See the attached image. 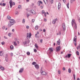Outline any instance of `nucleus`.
Here are the masks:
<instances>
[{
	"label": "nucleus",
	"instance_id": "3c124183",
	"mask_svg": "<svg viewBox=\"0 0 80 80\" xmlns=\"http://www.w3.org/2000/svg\"><path fill=\"white\" fill-rule=\"evenodd\" d=\"M40 42L41 43H42V42H43V40L41 39V40H40Z\"/></svg>",
	"mask_w": 80,
	"mask_h": 80
},
{
	"label": "nucleus",
	"instance_id": "a18cd8bd",
	"mask_svg": "<svg viewBox=\"0 0 80 80\" xmlns=\"http://www.w3.org/2000/svg\"><path fill=\"white\" fill-rule=\"evenodd\" d=\"M1 44L2 45H3L4 44H5V42H1Z\"/></svg>",
	"mask_w": 80,
	"mask_h": 80
},
{
	"label": "nucleus",
	"instance_id": "f03ea898",
	"mask_svg": "<svg viewBox=\"0 0 80 80\" xmlns=\"http://www.w3.org/2000/svg\"><path fill=\"white\" fill-rule=\"evenodd\" d=\"M9 3H10V8H12V5H15V3L14 2H12V0H11Z\"/></svg>",
	"mask_w": 80,
	"mask_h": 80
},
{
	"label": "nucleus",
	"instance_id": "a211bd4d",
	"mask_svg": "<svg viewBox=\"0 0 80 80\" xmlns=\"http://www.w3.org/2000/svg\"><path fill=\"white\" fill-rule=\"evenodd\" d=\"M13 44L14 45V46H17V42H13Z\"/></svg>",
	"mask_w": 80,
	"mask_h": 80
},
{
	"label": "nucleus",
	"instance_id": "6ab92c4d",
	"mask_svg": "<svg viewBox=\"0 0 80 80\" xmlns=\"http://www.w3.org/2000/svg\"><path fill=\"white\" fill-rule=\"evenodd\" d=\"M60 7H61V3H59L58 6V9H60Z\"/></svg>",
	"mask_w": 80,
	"mask_h": 80
},
{
	"label": "nucleus",
	"instance_id": "c03bdc74",
	"mask_svg": "<svg viewBox=\"0 0 80 80\" xmlns=\"http://www.w3.org/2000/svg\"><path fill=\"white\" fill-rule=\"evenodd\" d=\"M73 76H74V80H76V79H75V75L74 74V75H73Z\"/></svg>",
	"mask_w": 80,
	"mask_h": 80
},
{
	"label": "nucleus",
	"instance_id": "052dcab7",
	"mask_svg": "<svg viewBox=\"0 0 80 80\" xmlns=\"http://www.w3.org/2000/svg\"><path fill=\"white\" fill-rule=\"evenodd\" d=\"M44 21L45 22H47V19H46L45 18V19H44Z\"/></svg>",
	"mask_w": 80,
	"mask_h": 80
},
{
	"label": "nucleus",
	"instance_id": "2eb2a0df",
	"mask_svg": "<svg viewBox=\"0 0 80 80\" xmlns=\"http://www.w3.org/2000/svg\"><path fill=\"white\" fill-rule=\"evenodd\" d=\"M13 25V24L10 22L8 24V27H11V26H12Z\"/></svg>",
	"mask_w": 80,
	"mask_h": 80
},
{
	"label": "nucleus",
	"instance_id": "c9c22d12",
	"mask_svg": "<svg viewBox=\"0 0 80 80\" xmlns=\"http://www.w3.org/2000/svg\"><path fill=\"white\" fill-rule=\"evenodd\" d=\"M18 8H19V9H21V8H22V6L21 5H19L18 6Z\"/></svg>",
	"mask_w": 80,
	"mask_h": 80
},
{
	"label": "nucleus",
	"instance_id": "bf43d9fd",
	"mask_svg": "<svg viewBox=\"0 0 80 80\" xmlns=\"http://www.w3.org/2000/svg\"><path fill=\"white\" fill-rule=\"evenodd\" d=\"M63 70H65V68H62Z\"/></svg>",
	"mask_w": 80,
	"mask_h": 80
},
{
	"label": "nucleus",
	"instance_id": "de8ad7c7",
	"mask_svg": "<svg viewBox=\"0 0 80 80\" xmlns=\"http://www.w3.org/2000/svg\"><path fill=\"white\" fill-rule=\"evenodd\" d=\"M58 33H59V35H61V31H59Z\"/></svg>",
	"mask_w": 80,
	"mask_h": 80
},
{
	"label": "nucleus",
	"instance_id": "0eeeda50",
	"mask_svg": "<svg viewBox=\"0 0 80 80\" xmlns=\"http://www.w3.org/2000/svg\"><path fill=\"white\" fill-rule=\"evenodd\" d=\"M10 22L11 23H12V24H14V23H15V20L14 19H11L10 20Z\"/></svg>",
	"mask_w": 80,
	"mask_h": 80
},
{
	"label": "nucleus",
	"instance_id": "69168bd1",
	"mask_svg": "<svg viewBox=\"0 0 80 80\" xmlns=\"http://www.w3.org/2000/svg\"><path fill=\"white\" fill-rule=\"evenodd\" d=\"M41 8H43V6H41Z\"/></svg>",
	"mask_w": 80,
	"mask_h": 80
},
{
	"label": "nucleus",
	"instance_id": "338daca9",
	"mask_svg": "<svg viewBox=\"0 0 80 80\" xmlns=\"http://www.w3.org/2000/svg\"><path fill=\"white\" fill-rule=\"evenodd\" d=\"M77 80H80V78H78Z\"/></svg>",
	"mask_w": 80,
	"mask_h": 80
},
{
	"label": "nucleus",
	"instance_id": "9b49d317",
	"mask_svg": "<svg viewBox=\"0 0 80 80\" xmlns=\"http://www.w3.org/2000/svg\"><path fill=\"white\" fill-rule=\"evenodd\" d=\"M61 49V47L60 46L56 48V52H58L59 50H60Z\"/></svg>",
	"mask_w": 80,
	"mask_h": 80
},
{
	"label": "nucleus",
	"instance_id": "774afa93",
	"mask_svg": "<svg viewBox=\"0 0 80 80\" xmlns=\"http://www.w3.org/2000/svg\"><path fill=\"white\" fill-rule=\"evenodd\" d=\"M78 35H80V32H78Z\"/></svg>",
	"mask_w": 80,
	"mask_h": 80
},
{
	"label": "nucleus",
	"instance_id": "e2e57ef3",
	"mask_svg": "<svg viewBox=\"0 0 80 80\" xmlns=\"http://www.w3.org/2000/svg\"><path fill=\"white\" fill-rule=\"evenodd\" d=\"M63 2L65 3V0H62Z\"/></svg>",
	"mask_w": 80,
	"mask_h": 80
},
{
	"label": "nucleus",
	"instance_id": "49530a36",
	"mask_svg": "<svg viewBox=\"0 0 80 80\" xmlns=\"http://www.w3.org/2000/svg\"><path fill=\"white\" fill-rule=\"evenodd\" d=\"M4 38L5 39H8V38H7V37L5 36H4Z\"/></svg>",
	"mask_w": 80,
	"mask_h": 80
},
{
	"label": "nucleus",
	"instance_id": "7c9ffc66",
	"mask_svg": "<svg viewBox=\"0 0 80 80\" xmlns=\"http://www.w3.org/2000/svg\"><path fill=\"white\" fill-rule=\"evenodd\" d=\"M22 22L23 23H25V19H23Z\"/></svg>",
	"mask_w": 80,
	"mask_h": 80
},
{
	"label": "nucleus",
	"instance_id": "13d9d810",
	"mask_svg": "<svg viewBox=\"0 0 80 80\" xmlns=\"http://www.w3.org/2000/svg\"><path fill=\"white\" fill-rule=\"evenodd\" d=\"M8 35L9 37H10V36H11V34H10V33L8 34Z\"/></svg>",
	"mask_w": 80,
	"mask_h": 80
},
{
	"label": "nucleus",
	"instance_id": "423d86ee",
	"mask_svg": "<svg viewBox=\"0 0 80 80\" xmlns=\"http://www.w3.org/2000/svg\"><path fill=\"white\" fill-rule=\"evenodd\" d=\"M24 70V68H21L19 71V73H22L23 72Z\"/></svg>",
	"mask_w": 80,
	"mask_h": 80
},
{
	"label": "nucleus",
	"instance_id": "dca6fc26",
	"mask_svg": "<svg viewBox=\"0 0 80 80\" xmlns=\"http://www.w3.org/2000/svg\"><path fill=\"white\" fill-rule=\"evenodd\" d=\"M57 43L59 45H60V39H59L58 41H57Z\"/></svg>",
	"mask_w": 80,
	"mask_h": 80
},
{
	"label": "nucleus",
	"instance_id": "72a5a7b5",
	"mask_svg": "<svg viewBox=\"0 0 80 80\" xmlns=\"http://www.w3.org/2000/svg\"><path fill=\"white\" fill-rule=\"evenodd\" d=\"M67 6L68 8H69V2L67 4Z\"/></svg>",
	"mask_w": 80,
	"mask_h": 80
},
{
	"label": "nucleus",
	"instance_id": "20e7f679",
	"mask_svg": "<svg viewBox=\"0 0 80 80\" xmlns=\"http://www.w3.org/2000/svg\"><path fill=\"white\" fill-rule=\"evenodd\" d=\"M77 36H76L73 39V42H74V45L75 46H76L77 45Z\"/></svg>",
	"mask_w": 80,
	"mask_h": 80
},
{
	"label": "nucleus",
	"instance_id": "4d7b16f0",
	"mask_svg": "<svg viewBox=\"0 0 80 80\" xmlns=\"http://www.w3.org/2000/svg\"><path fill=\"white\" fill-rule=\"evenodd\" d=\"M11 56H13V53H11Z\"/></svg>",
	"mask_w": 80,
	"mask_h": 80
},
{
	"label": "nucleus",
	"instance_id": "6e6552de",
	"mask_svg": "<svg viewBox=\"0 0 80 80\" xmlns=\"http://www.w3.org/2000/svg\"><path fill=\"white\" fill-rule=\"evenodd\" d=\"M63 30L65 31V23H63L62 24Z\"/></svg>",
	"mask_w": 80,
	"mask_h": 80
},
{
	"label": "nucleus",
	"instance_id": "4c0bfd02",
	"mask_svg": "<svg viewBox=\"0 0 80 80\" xmlns=\"http://www.w3.org/2000/svg\"><path fill=\"white\" fill-rule=\"evenodd\" d=\"M53 0H51L50 2V3H51V4H52V3H53Z\"/></svg>",
	"mask_w": 80,
	"mask_h": 80
},
{
	"label": "nucleus",
	"instance_id": "5701e85b",
	"mask_svg": "<svg viewBox=\"0 0 80 80\" xmlns=\"http://www.w3.org/2000/svg\"><path fill=\"white\" fill-rule=\"evenodd\" d=\"M56 22V20L54 19L52 20V23H53V24H55V23Z\"/></svg>",
	"mask_w": 80,
	"mask_h": 80
},
{
	"label": "nucleus",
	"instance_id": "7ed1b4c3",
	"mask_svg": "<svg viewBox=\"0 0 80 80\" xmlns=\"http://www.w3.org/2000/svg\"><path fill=\"white\" fill-rule=\"evenodd\" d=\"M31 36H32V34L30 32L29 34V33H28L27 35V39H28V38H31Z\"/></svg>",
	"mask_w": 80,
	"mask_h": 80
},
{
	"label": "nucleus",
	"instance_id": "393cba45",
	"mask_svg": "<svg viewBox=\"0 0 80 80\" xmlns=\"http://www.w3.org/2000/svg\"><path fill=\"white\" fill-rule=\"evenodd\" d=\"M26 15H27V17H28H28H29V16H30L31 14L30 13H27L26 14Z\"/></svg>",
	"mask_w": 80,
	"mask_h": 80
},
{
	"label": "nucleus",
	"instance_id": "f3484780",
	"mask_svg": "<svg viewBox=\"0 0 80 80\" xmlns=\"http://www.w3.org/2000/svg\"><path fill=\"white\" fill-rule=\"evenodd\" d=\"M49 50L50 52H53V48H49Z\"/></svg>",
	"mask_w": 80,
	"mask_h": 80
},
{
	"label": "nucleus",
	"instance_id": "2f4dec72",
	"mask_svg": "<svg viewBox=\"0 0 80 80\" xmlns=\"http://www.w3.org/2000/svg\"><path fill=\"white\" fill-rule=\"evenodd\" d=\"M38 29V26H36L35 27V29L36 30H37Z\"/></svg>",
	"mask_w": 80,
	"mask_h": 80
},
{
	"label": "nucleus",
	"instance_id": "e433bc0d",
	"mask_svg": "<svg viewBox=\"0 0 80 80\" xmlns=\"http://www.w3.org/2000/svg\"><path fill=\"white\" fill-rule=\"evenodd\" d=\"M68 72L70 73H71V69L70 68H69L68 70Z\"/></svg>",
	"mask_w": 80,
	"mask_h": 80
},
{
	"label": "nucleus",
	"instance_id": "8fccbe9b",
	"mask_svg": "<svg viewBox=\"0 0 80 80\" xmlns=\"http://www.w3.org/2000/svg\"><path fill=\"white\" fill-rule=\"evenodd\" d=\"M43 32H46V29H43Z\"/></svg>",
	"mask_w": 80,
	"mask_h": 80
},
{
	"label": "nucleus",
	"instance_id": "39448f33",
	"mask_svg": "<svg viewBox=\"0 0 80 80\" xmlns=\"http://www.w3.org/2000/svg\"><path fill=\"white\" fill-rule=\"evenodd\" d=\"M5 60L7 62H8V54H6L5 57Z\"/></svg>",
	"mask_w": 80,
	"mask_h": 80
},
{
	"label": "nucleus",
	"instance_id": "4468645a",
	"mask_svg": "<svg viewBox=\"0 0 80 80\" xmlns=\"http://www.w3.org/2000/svg\"><path fill=\"white\" fill-rule=\"evenodd\" d=\"M0 69H1V70H2V71H4V70H5V68H4V67L2 66H0Z\"/></svg>",
	"mask_w": 80,
	"mask_h": 80
},
{
	"label": "nucleus",
	"instance_id": "58836bf2",
	"mask_svg": "<svg viewBox=\"0 0 80 80\" xmlns=\"http://www.w3.org/2000/svg\"><path fill=\"white\" fill-rule=\"evenodd\" d=\"M15 15H18V12L17 11H15Z\"/></svg>",
	"mask_w": 80,
	"mask_h": 80
},
{
	"label": "nucleus",
	"instance_id": "412c9836",
	"mask_svg": "<svg viewBox=\"0 0 80 80\" xmlns=\"http://www.w3.org/2000/svg\"><path fill=\"white\" fill-rule=\"evenodd\" d=\"M7 19L8 20H10V19H11V17L10 16H8L7 17Z\"/></svg>",
	"mask_w": 80,
	"mask_h": 80
},
{
	"label": "nucleus",
	"instance_id": "9d476101",
	"mask_svg": "<svg viewBox=\"0 0 80 80\" xmlns=\"http://www.w3.org/2000/svg\"><path fill=\"white\" fill-rule=\"evenodd\" d=\"M41 72L42 75H47L46 72H45L43 71H41Z\"/></svg>",
	"mask_w": 80,
	"mask_h": 80
},
{
	"label": "nucleus",
	"instance_id": "c756f323",
	"mask_svg": "<svg viewBox=\"0 0 80 80\" xmlns=\"http://www.w3.org/2000/svg\"><path fill=\"white\" fill-rule=\"evenodd\" d=\"M75 0H71V3H73V2H75Z\"/></svg>",
	"mask_w": 80,
	"mask_h": 80
},
{
	"label": "nucleus",
	"instance_id": "4be33fe9",
	"mask_svg": "<svg viewBox=\"0 0 80 80\" xmlns=\"http://www.w3.org/2000/svg\"><path fill=\"white\" fill-rule=\"evenodd\" d=\"M22 43H23V45H26V44L27 43V41H26L24 42H23Z\"/></svg>",
	"mask_w": 80,
	"mask_h": 80
},
{
	"label": "nucleus",
	"instance_id": "f257e3e1",
	"mask_svg": "<svg viewBox=\"0 0 80 80\" xmlns=\"http://www.w3.org/2000/svg\"><path fill=\"white\" fill-rule=\"evenodd\" d=\"M71 24L72 27H73V25H76V24H77L76 23L75 20L74 19H72L71 22Z\"/></svg>",
	"mask_w": 80,
	"mask_h": 80
},
{
	"label": "nucleus",
	"instance_id": "c85d7f7f",
	"mask_svg": "<svg viewBox=\"0 0 80 80\" xmlns=\"http://www.w3.org/2000/svg\"><path fill=\"white\" fill-rule=\"evenodd\" d=\"M40 2H41V1H39V2H38V6H40Z\"/></svg>",
	"mask_w": 80,
	"mask_h": 80
},
{
	"label": "nucleus",
	"instance_id": "f8f14e48",
	"mask_svg": "<svg viewBox=\"0 0 80 80\" xmlns=\"http://www.w3.org/2000/svg\"><path fill=\"white\" fill-rule=\"evenodd\" d=\"M34 67H35V68L36 69H38V68H39V65L37 64L35 65Z\"/></svg>",
	"mask_w": 80,
	"mask_h": 80
},
{
	"label": "nucleus",
	"instance_id": "680f3d73",
	"mask_svg": "<svg viewBox=\"0 0 80 80\" xmlns=\"http://www.w3.org/2000/svg\"><path fill=\"white\" fill-rule=\"evenodd\" d=\"M5 26H3L2 28V29H5Z\"/></svg>",
	"mask_w": 80,
	"mask_h": 80
},
{
	"label": "nucleus",
	"instance_id": "09e8293b",
	"mask_svg": "<svg viewBox=\"0 0 80 80\" xmlns=\"http://www.w3.org/2000/svg\"><path fill=\"white\" fill-rule=\"evenodd\" d=\"M61 72H60V71H58V73L59 75H60V73H61Z\"/></svg>",
	"mask_w": 80,
	"mask_h": 80
},
{
	"label": "nucleus",
	"instance_id": "864d4df0",
	"mask_svg": "<svg viewBox=\"0 0 80 80\" xmlns=\"http://www.w3.org/2000/svg\"><path fill=\"white\" fill-rule=\"evenodd\" d=\"M12 32H15V29H12Z\"/></svg>",
	"mask_w": 80,
	"mask_h": 80
},
{
	"label": "nucleus",
	"instance_id": "bb28decb",
	"mask_svg": "<svg viewBox=\"0 0 80 80\" xmlns=\"http://www.w3.org/2000/svg\"><path fill=\"white\" fill-rule=\"evenodd\" d=\"M10 48L12 50H13L14 49V47L13 46L11 45L10 46Z\"/></svg>",
	"mask_w": 80,
	"mask_h": 80
},
{
	"label": "nucleus",
	"instance_id": "ddd939ff",
	"mask_svg": "<svg viewBox=\"0 0 80 80\" xmlns=\"http://www.w3.org/2000/svg\"><path fill=\"white\" fill-rule=\"evenodd\" d=\"M42 14H43V13L44 14L45 17H47V13H46V12H45V11L44 10L42 11Z\"/></svg>",
	"mask_w": 80,
	"mask_h": 80
},
{
	"label": "nucleus",
	"instance_id": "b1692460",
	"mask_svg": "<svg viewBox=\"0 0 80 80\" xmlns=\"http://www.w3.org/2000/svg\"><path fill=\"white\" fill-rule=\"evenodd\" d=\"M35 46L36 47L37 49H38V45L37 44H35Z\"/></svg>",
	"mask_w": 80,
	"mask_h": 80
},
{
	"label": "nucleus",
	"instance_id": "603ef678",
	"mask_svg": "<svg viewBox=\"0 0 80 80\" xmlns=\"http://www.w3.org/2000/svg\"><path fill=\"white\" fill-rule=\"evenodd\" d=\"M32 22H35V20L34 19H33L32 20Z\"/></svg>",
	"mask_w": 80,
	"mask_h": 80
},
{
	"label": "nucleus",
	"instance_id": "1a4fd4ad",
	"mask_svg": "<svg viewBox=\"0 0 80 80\" xmlns=\"http://www.w3.org/2000/svg\"><path fill=\"white\" fill-rule=\"evenodd\" d=\"M71 55H72L71 54H68V55H67L66 56H65V57L66 58H70Z\"/></svg>",
	"mask_w": 80,
	"mask_h": 80
},
{
	"label": "nucleus",
	"instance_id": "f704fd0d",
	"mask_svg": "<svg viewBox=\"0 0 80 80\" xmlns=\"http://www.w3.org/2000/svg\"><path fill=\"white\" fill-rule=\"evenodd\" d=\"M74 28L75 29H77V24H74Z\"/></svg>",
	"mask_w": 80,
	"mask_h": 80
},
{
	"label": "nucleus",
	"instance_id": "79ce46f5",
	"mask_svg": "<svg viewBox=\"0 0 80 80\" xmlns=\"http://www.w3.org/2000/svg\"><path fill=\"white\" fill-rule=\"evenodd\" d=\"M2 6H5L6 5V3H3L2 4Z\"/></svg>",
	"mask_w": 80,
	"mask_h": 80
},
{
	"label": "nucleus",
	"instance_id": "a19ab883",
	"mask_svg": "<svg viewBox=\"0 0 80 80\" xmlns=\"http://www.w3.org/2000/svg\"><path fill=\"white\" fill-rule=\"evenodd\" d=\"M76 53H77V55H79V52H78V51H77L76 52Z\"/></svg>",
	"mask_w": 80,
	"mask_h": 80
},
{
	"label": "nucleus",
	"instance_id": "cd10ccee",
	"mask_svg": "<svg viewBox=\"0 0 80 80\" xmlns=\"http://www.w3.org/2000/svg\"><path fill=\"white\" fill-rule=\"evenodd\" d=\"M3 55V52H0V56H2Z\"/></svg>",
	"mask_w": 80,
	"mask_h": 80
},
{
	"label": "nucleus",
	"instance_id": "aec40b11",
	"mask_svg": "<svg viewBox=\"0 0 80 80\" xmlns=\"http://www.w3.org/2000/svg\"><path fill=\"white\" fill-rule=\"evenodd\" d=\"M31 13H32V14H35V13H36L35 11L33 10H31Z\"/></svg>",
	"mask_w": 80,
	"mask_h": 80
},
{
	"label": "nucleus",
	"instance_id": "0e129e2a",
	"mask_svg": "<svg viewBox=\"0 0 80 80\" xmlns=\"http://www.w3.org/2000/svg\"><path fill=\"white\" fill-rule=\"evenodd\" d=\"M52 51H50V52H49V54H51V53H52Z\"/></svg>",
	"mask_w": 80,
	"mask_h": 80
},
{
	"label": "nucleus",
	"instance_id": "a878e982",
	"mask_svg": "<svg viewBox=\"0 0 80 80\" xmlns=\"http://www.w3.org/2000/svg\"><path fill=\"white\" fill-rule=\"evenodd\" d=\"M32 64L33 65H35L37 64V62H33L32 63Z\"/></svg>",
	"mask_w": 80,
	"mask_h": 80
},
{
	"label": "nucleus",
	"instance_id": "ea45409f",
	"mask_svg": "<svg viewBox=\"0 0 80 80\" xmlns=\"http://www.w3.org/2000/svg\"><path fill=\"white\" fill-rule=\"evenodd\" d=\"M80 48V45L78 46L77 47V50H79V49Z\"/></svg>",
	"mask_w": 80,
	"mask_h": 80
},
{
	"label": "nucleus",
	"instance_id": "5fc2aeb1",
	"mask_svg": "<svg viewBox=\"0 0 80 80\" xmlns=\"http://www.w3.org/2000/svg\"><path fill=\"white\" fill-rule=\"evenodd\" d=\"M43 1L44 2V3L45 4H47V3H46V2H45V0H43Z\"/></svg>",
	"mask_w": 80,
	"mask_h": 80
},
{
	"label": "nucleus",
	"instance_id": "37998d69",
	"mask_svg": "<svg viewBox=\"0 0 80 80\" xmlns=\"http://www.w3.org/2000/svg\"><path fill=\"white\" fill-rule=\"evenodd\" d=\"M34 52H37V49H34Z\"/></svg>",
	"mask_w": 80,
	"mask_h": 80
},
{
	"label": "nucleus",
	"instance_id": "6e6d98bb",
	"mask_svg": "<svg viewBox=\"0 0 80 80\" xmlns=\"http://www.w3.org/2000/svg\"><path fill=\"white\" fill-rule=\"evenodd\" d=\"M26 28H28V29L29 28V26H27Z\"/></svg>",
	"mask_w": 80,
	"mask_h": 80
},
{
	"label": "nucleus",
	"instance_id": "473e14b6",
	"mask_svg": "<svg viewBox=\"0 0 80 80\" xmlns=\"http://www.w3.org/2000/svg\"><path fill=\"white\" fill-rule=\"evenodd\" d=\"M26 53L28 55H30V52H27Z\"/></svg>",
	"mask_w": 80,
	"mask_h": 80
}]
</instances>
